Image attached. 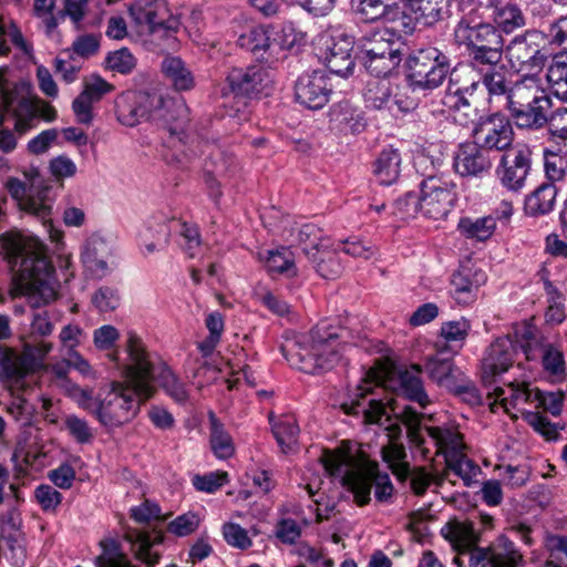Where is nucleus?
Returning a JSON list of instances; mask_svg holds the SVG:
<instances>
[{"label": "nucleus", "mask_w": 567, "mask_h": 567, "mask_svg": "<svg viewBox=\"0 0 567 567\" xmlns=\"http://www.w3.org/2000/svg\"><path fill=\"white\" fill-rule=\"evenodd\" d=\"M14 116V128L20 134H24L39 122V110L32 102L23 99L18 103Z\"/></svg>", "instance_id": "obj_58"}, {"label": "nucleus", "mask_w": 567, "mask_h": 567, "mask_svg": "<svg viewBox=\"0 0 567 567\" xmlns=\"http://www.w3.org/2000/svg\"><path fill=\"white\" fill-rule=\"evenodd\" d=\"M401 154L398 150L389 147L381 151L373 164V174L381 185L394 184L401 174Z\"/></svg>", "instance_id": "obj_38"}, {"label": "nucleus", "mask_w": 567, "mask_h": 567, "mask_svg": "<svg viewBox=\"0 0 567 567\" xmlns=\"http://www.w3.org/2000/svg\"><path fill=\"white\" fill-rule=\"evenodd\" d=\"M473 138L491 154L507 150L514 140L511 118L501 112L481 116L473 128Z\"/></svg>", "instance_id": "obj_16"}, {"label": "nucleus", "mask_w": 567, "mask_h": 567, "mask_svg": "<svg viewBox=\"0 0 567 567\" xmlns=\"http://www.w3.org/2000/svg\"><path fill=\"white\" fill-rule=\"evenodd\" d=\"M162 71L177 91H187L194 86V76L181 58H165Z\"/></svg>", "instance_id": "obj_43"}, {"label": "nucleus", "mask_w": 567, "mask_h": 567, "mask_svg": "<svg viewBox=\"0 0 567 567\" xmlns=\"http://www.w3.org/2000/svg\"><path fill=\"white\" fill-rule=\"evenodd\" d=\"M353 45V38L344 33L331 39L323 55V62L331 73L342 78L352 74L354 68V59L351 54Z\"/></svg>", "instance_id": "obj_27"}, {"label": "nucleus", "mask_w": 567, "mask_h": 567, "mask_svg": "<svg viewBox=\"0 0 567 567\" xmlns=\"http://www.w3.org/2000/svg\"><path fill=\"white\" fill-rule=\"evenodd\" d=\"M403 53L359 58L365 70L375 79H386L400 65Z\"/></svg>", "instance_id": "obj_51"}, {"label": "nucleus", "mask_w": 567, "mask_h": 567, "mask_svg": "<svg viewBox=\"0 0 567 567\" xmlns=\"http://www.w3.org/2000/svg\"><path fill=\"white\" fill-rule=\"evenodd\" d=\"M545 183H550L563 189L567 185V155L544 150Z\"/></svg>", "instance_id": "obj_46"}, {"label": "nucleus", "mask_w": 567, "mask_h": 567, "mask_svg": "<svg viewBox=\"0 0 567 567\" xmlns=\"http://www.w3.org/2000/svg\"><path fill=\"white\" fill-rule=\"evenodd\" d=\"M542 39L540 31L525 30L513 37L507 43L504 41L503 56L515 71L535 74L534 72L540 71L547 61V55L539 44Z\"/></svg>", "instance_id": "obj_11"}, {"label": "nucleus", "mask_w": 567, "mask_h": 567, "mask_svg": "<svg viewBox=\"0 0 567 567\" xmlns=\"http://www.w3.org/2000/svg\"><path fill=\"white\" fill-rule=\"evenodd\" d=\"M329 122L334 130L344 134H359L367 126L363 111L349 101H341L331 106Z\"/></svg>", "instance_id": "obj_31"}, {"label": "nucleus", "mask_w": 567, "mask_h": 567, "mask_svg": "<svg viewBox=\"0 0 567 567\" xmlns=\"http://www.w3.org/2000/svg\"><path fill=\"white\" fill-rule=\"evenodd\" d=\"M324 468L336 477L354 497L359 506L371 501V489L378 503H390L394 486L388 473L379 470V464L363 454L353 455L349 452H329L323 458Z\"/></svg>", "instance_id": "obj_2"}, {"label": "nucleus", "mask_w": 567, "mask_h": 567, "mask_svg": "<svg viewBox=\"0 0 567 567\" xmlns=\"http://www.w3.org/2000/svg\"><path fill=\"white\" fill-rule=\"evenodd\" d=\"M487 63L488 62L481 63L471 68L480 75V80L477 82L485 87L489 100L493 97L505 96V106L507 107L511 101L512 91L515 89V82L512 85L508 84L505 75V65L502 64V61H496L491 64Z\"/></svg>", "instance_id": "obj_28"}, {"label": "nucleus", "mask_w": 567, "mask_h": 567, "mask_svg": "<svg viewBox=\"0 0 567 567\" xmlns=\"http://www.w3.org/2000/svg\"><path fill=\"white\" fill-rule=\"evenodd\" d=\"M27 182L10 177L6 187L11 197L18 202L21 210L34 216L48 227L53 241L61 239V233L53 228L51 215L53 200L50 197L51 187L44 185V179L37 168L24 172Z\"/></svg>", "instance_id": "obj_8"}, {"label": "nucleus", "mask_w": 567, "mask_h": 567, "mask_svg": "<svg viewBox=\"0 0 567 567\" xmlns=\"http://www.w3.org/2000/svg\"><path fill=\"white\" fill-rule=\"evenodd\" d=\"M487 280L486 274L472 262L461 264L451 276V296L458 305L476 300L477 291Z\"/></svg>", "instance_id": "obj_25"}, {"label": "nucleus", "mask_w": 567, "mask_h": 567, "mask_svg": "<svg viewBox=\"0 0 567 567\" xmlns=\"http://www.w3.org/2000/svg\"><path fill=\"white\" fill-rule=\"evenodd\" d=\"M161 95L142 91H125L114 101V112L120 124L134 127L143 121L152 120L154 105Z\"/></svg>", "instance_id": "obj_18"}, {"label": "nucleus", "mask_w": 567, "mask_h": 567, "mask_svg": "<svg viewBox=\"0 0 567 567\" xmlns=\"http://www.w3.org/2000/svg\"><path fill=\"white\" fill-rule=\"evenodd\" d=\"M130 16L140 27H146L151 33L164 30L176 32L181 21L172 13L166 0H136L130 7Z\"/></svg>", "instance_id": "obj_17"}, {"label": "nucleus", "mask_w": 567, "mask_h": 567, "mask_svg": "<svg viewBox=\"0 0 567 567\" xmlns=\"http://www.w3.org/2000/svg\"><path fill=\"white\" fill-rule=\"evenodd\" d=\"M454 39L464 47L468 56V65L491 64L502 61L504 37L491 21L478 20L477 10L463 14L454 27Z\"/></svg>", "instance_id": "obj_5"}, {"label": "nucleus", "mask_w": 567, "mask_h": 567, "mask_svg": "<svg viewBox=\"0 0 567 567\" xmlns=\"http://www.w3.org/2000/svg\"><path fill=\"white\" fill-rule=\"evenodd\" d=\"M297 239L303 244V252L315 258L321 248L328 247V240L322 238V231L315 224H303L297 233Z\"/></svg>", "instance_id": "obj_52"}, {"label": "nucleus", "mask_w": 567, "mask_h": 567, "mask_svg": "<svg viewBox=\"0 0 567 567\" xmlns=\"http://www.w3.org/2000/svg\"><path fill=\"white\" fill-rule=\"evenodd\" d=\"M2 245L11 262L19 266L18 271L25 281L30 306L38 309L32 316V332L41 337L51 334L56 313L40 307L55 299L56 281L54 268L43 252L42 245L35 243L33 247H27L21 238L9 236H2Z\"/></svg>", "instance_id": "obj_1"}, {"label": "nucleus", "mask_w": 567, "mask_h": 567, "mask_svg": "<svg viewBox=\"0 0 567 567\" xmlns=\"http://www.w3.org/2000/svg\"><path fill=\"white\" fill-rule=\"evenodd\" d=\"M282 32L285 37H292V39H286L285 43H280L271 37V32L267 28L252 27L239 35L237 44L271 66L279 60V54L284 52L285 48H292L306 38V33L297 32L292 23L284 25Z\"/></svg>", "instance_id": "obj_10"}, {"label": "nucleus", "mask_w": 567, "mask_h": 567, "mask_svg": "<svg viewBox=\"0 0 567 567\" xmlns=\"http://www.w3.org/2000/svg\"><path fill=\"white\" fill-rule=\"evenodd\" d=\"M105 63L112 71L121 74H127L135 68L136 60L128 49L122 48L114 52H110L105 59Z\"/></svg>", "instance_id": "obj_63"}, {"label": "nucleus", "mask_w": 567, "mask_h": 567, "mask_svg": "<svg viewBox=\"0 0 567 567\" xmlns=\"http://www.w3.org/2000/svg\"><path fill=\"white\" fill-rule=\"evenodd\" d=\"M126 352L133 357V364L137 369L131 382L142 399H151L158 385L176 403L185 404L188 401L185 383L156 353L148 352L142 339L132 331L127 333Z\"/></svg>", "instance_id": "obj_3"}, {"label": "nucleus", "mask_w": 567, "mask_h": 567, "mask_svg": "<svg viewBox=\"0 0 567 567\" xmlns=\"http://www.w3.org/2000/svg\"><path fill=\"white\" fill-rule=\"evenodd\" d=\"M383 461L389 464L393 471L406 472L409 464L405 461L406 452L405 447L401 443L390 441L381 450Z\"/></svg>", "instance_id": "obj_62"}, {"label": "nucleus", "mask_w": 567, "mask_h": 567, "mask_svg": "<svg viewBox=\"0 0 567 567\" xmlns=\"http://www.w3.org/2000/svg\"><path fill=\"white\" fill-rule=\"evenodd\" d=\"M421 213L431 219L447 216L457 200L456 184L443 175H431L420 183Z\"/></svg>", "instance_id": "obj_12"}, {"label": "nucleus", "mask_w": 567, "mask_h": 567, "mask_svg": "<svg viewBox=\"0 0 567 567\" xmlns=\"http://www.w3.org/2000/svg\"><path fill=\"white\" fill-rule=\"evenodd\" d=\"M457 229L467 239L485 241L496 229V220L493 216L480 218L462 217L457 224Z\"/></svg>", "instance_id": "obj_45"}, {"label": "nucleus", "mask_w": 567, "mask_h": 567, "mask_svg": "<svg viewBox=\"0 0 567 567\" xmlns=\"http://www.w3.org/2000/svg\"><path fill=\"white\" fill-rule=\"evenodd\" d=\"M538 276L544 285V290L547 296V310L545 312L546 322L551 324L561 323L565 318V297L561 291L549 280L547 269L543 268Z\"/></svg>", "instance_id": "obj_39"}, {"label": "nucleus", "mask_w": 567, "mask_h": 567, "mask_svg": "<svg viewBox=\"0 0 567 567\" xmlns=\"http://www.w3.org/2000/svg\"><path fill=\"white\" fill-rule=\"evenodd\" d=\"M547 130L549 140L559 144L567 141V107L559 106L547 114Z\"/></svg>", "instance_id": "obj_57"}, {"label": "nucleus", "mask_w": 567, "mask_h": 567, "mask_svg": "<svg viewBox=\"0 0 567 567\" xmlns=\"http://www.w3.org/2000/svg\"><path fill=\"white\" fill-rule=\"evenodd\" d=\"M152 120L162 122L172 134H177L189 121L188 107L183 99H165L161 95V102L154 105Z\"/></svg>", "instance_id": "obj_29"}, {"label": "nucleus", "mask_w": 567, "mask_h": 567, "mask_svg": "<svg viewBox=\"0 0 567 567\" xmlns=\"http://www.w3.org/2000/svg\"><path fill=\"white\" fill-rule=\"evenodd\" d=\"M391 37L392 34L388 31H371L363 34L357 41V58L403 53L401 50L402 43Z\"/></svg>", "instance_id": "obj_33"}, {"label": "nucleus", "mask_w": 567, "mask_h": 567, "mask_svg": "<svg viewBox=\"0 0 567 567\" xmlns=\"http://www.w3.org/2000/svg\"><path fill=\"white\" fill-rule=\"evenodd\" d=\"M272 83L271 72L262 65L233 68L226 76L227 89L235 96L268 95V90L272 86Z\"/></svg>", "instance_id": "obj_20"}, {"label": "nucleus", "mask_w": 567, "mask_h": 567, "mask_svg": "<svg viewBox=\"0 0 567 567\" xmlns=\"http://www.w3.org/2000/svg\"><path fill=\"white\" fill-rule=\"evenodd\" d=\"M429 378L439 385L447 386L453 372V362L451 359H440L431 357L424 364Z\"/></svg>", "instance_id": "obj_59"}, {"label": "nucleus", "mask_w": 567, "mask_h": 567, "mask_svg": "<svg viewBox=\"0 0 567 567\" xmlns=\"http://www.w3.org/2000/svg\"><path fill=\"white\" fill-rule=\"evenodd\" d=\"M210 421V446L214 454L221 460L229 458L235 453V446L229 433L217 420L214 413L209 415Z\"/></svg>", "instance_id": "obj_49"}, {"label": "nucleus", "mask_w": 567, "mask_h": 567, "mask_svg": "<svg viewBox=\"0 0 567 567\" xmlns=\"http://www.w3.org/2000/svg\"><path fill=\"white\" fill-rule=\"evenodd\" d=\"M423 368L420 364H411L396 373L398 391L406 400L425 409L431 400L425 391L421 374Z\"/></svg>", "instance_id": "obj_30"}, {"label": "nucleus", "mask_w": 567, "mask_h": 567, "mask_svg": "<svg viewBox=\"0 0 567 567\" xmlns=\"http://www.w3.org/2000/svg\"><path fill=\"white\" fill-rule=\"evenodd\" d=\"M408 80L414 90H434L451 73L450 56L433 45L415 49L406 60Z\"/></svg>", "instance_id": "obj_9"}, {"label": "nucleus", "mask_w": 567, "mask_h": 567, "mask_svg": "<svg viewBox=\"0 0 567 567\" xmlns=\"http://www.w3.org/2000/svg\"><path fill=\"white\" fill-rule=\"evenodd\" d=\"M389 0H352L355 12L367 22L378 20L393 21L400 13L399 7L388 3Z\"/></svg>", "instance_id": "obj_40"}, {"label": "nucleus", "mask_w": 567, "mask_h": 567, "mask_svg": "<svg viewBox=\"0 0 567 567\" xmlns=\"http://www.w3.org/2000/svg\"><path fill=\"white\" fill-rule=\"evenodd\" d=\"M478 87V82H472L468 85L460 86L453 83L451 78L445 95L442 100L443 104L451 110L456 111L465 117L475 114L476 107L473 106L472 97L474 91Z\"/></svg>", "instance_id": "obj_36"}, {"label": "nucleus", "mask_w": 567, "mask_h": 567, "mask_svg": "<svg viewBox=\"0 0 567 567\" xmlns=\"http://www.w3.org/2000/svg\"><path fill=\"white\" fill-rule=\"evenodd\" d=\"M328 247L321 248L315 258H310L316 264L317 272L326 279H334L342 272V265L338 256L328 250Z\"/></svg>", "instance_id": "obj_56"}, {"label": "nucleus", "mask_w": 567, "mask_h": 567, "mask_svg": "<svg viewBox=\"0 0 567 567\" xmlns=\"http://www.w3.org/2000/svg\"><path fill=\"white\" fill-rule=\"evenodd\" d=\"M514 349L509 340L497 339L486 350L483 359V378H494L513 364Z\"/></svg>", "instance_id": "obj_32"}, {"label": "nucleus", "mask_w": 567, "mask_h": 567, "mask_svg": "<svg viewBox=\"0 0 567 567\" xmlns=\"http://www.w3.org/2000/svg\"><path fill=\"white\" fill-rule=\"evenodd\" d=\"M466 551L470 556V567H517L523 561V555L505 536H499L488 547L474 545Z\"/></svg>", "instance_id": "obj_21"}, {"label": "nucleus", "mask_w": 567, "mask_h": 567, "mask_svg": "<svg viewBox=\"0 0 567 567\" xmlns=\"http://www.w3.org/2000/svg\"><path fill=\"white\" fill-rule=\"evenodd\" d=\"M38 365L34 354L25 350L18 352L9 347H0V382L10 388L24 389L25 378Z\"/></svg>", "instance_id": "obj_22"}, {"label": "nucleus", "mask_w": 567, "mask_h": 567, "mask_svg": "<svg viewBox=\"0 0 567 567\" xmlns=\"http://www.w3.org/2000/svg\"><path fill=\"white\" fill-rule=\"evenodd\" d=\"M532 172V151L525 145L508 148L496 167V177L507 192L520 194Z\"/></svg>", "instance_id": "obj_14"}, {"label": "nucleus", "mask_w": 567, "mask_h": 567, "mask_svg": "<svg viewBox=\"0 0 567 567\" xmlns=\"http://www.w3.org/2000/svg\"><path fill=\"white\" fill-rule=\"evenodd\" d=\"M332 84L323 71L301 74L295 84L297 102L311 110L322 109L330 99Z\"/></svg>", "instance_id": "obj_24"}, {"label": "nucleus", "mask_w": 567, "mask_h": 567, "mask_svg": "<svg viewBox=\"0 0 567 567\" xmlns=\"http://www.w3.org/2000/svg\"><path fill=\"white\" fill-rule=\"evenodd\" d=\"M265 265L271 274L287 275L288 277L297 275L292 251L286 247L268 250Z\"/></svg>", "instance_id": "obj_50"}, {"label": "nucleus", "mask_w": 567, "mask_h": 567, "mask_svg": "<svg viewBox=\"0 0 567 567\" xmlns=\"http://www.w3.org/2000/svg\"><path fill=\"white\" fill-rule=\"evenodd\" d=\"M402 27L405 33H412L417 25L433 28L447 20L451 14V0H402Z\"/></svg>", "instance_id": "obj_15"}, {"label": "nucleus", "mask_w": 567, "mask_h": 567, "mask_svg": "<svg viewBox=\"0 0 567 567\" xmlns=\"http://www.w3.org/2000/svg\"><path fill=\"white\" fill-rule=\"evenodd\" d=\"M133 357L127 354L123 365V382H112L110 389L102 394L96 420L107 429L120 427L130 423L140 413L141 405L146 402L137 392L132 378L135 374Z\"/></svg>", "instance_id": "obj_7"}, {"label": "nucleus", "mask_w": 567, "mask_h": 567, "mask_svg": "<svg viewBox=\"0 0 567 567\" xmlns=\"http://www.w3.org/2000/svg\"><path fill=\"white\" fill-rule=\"evenodd\" d=\"M551 106V97L542 87L537 74H525L515 81L507 110L518 128L533 132L545 128Z\"/></svg>", "instance_id": "obj_6"}, {"label": "nucleus", "mask_w": 567, "mask_h": 567, "mask_svg": "<svg viewBox=\"0 0 567 567\" xmlns=\"http://www.w3.org/2000/svg\"><path fill=\"white\" fill-rule=\"evenodd\" d=\"M446 470L453 472L456 476L463 480L466 486H471L474 477L480 473V467L466 455H456L453 453L445 460Z\"/></svg>", "instance_id": "obj_55"}, {"label": "nucleus", "mask_w": 567, "mask_h": 567, "mask_svg": "<svg viewBox=\"0 0 567 567\" xmlns=\"http://www.w3.org/2000/svg\"><path fill=\"white\" fill-rule=\"evenodd\" d=\"M355 336L349 328L332 326L328 321L317 324L290 352L289 361L300 371L316 374L332 369L341 359L337 341L347 344Z\"/></svg>", "instance_id": "obj_4"}, {"label": "nucleus", "mask_w": 567, "mask_h": 567, "mask_svg": "<svg viewBox=\"0 0 567 567\" xmlns=\"http://www.w3.org/2000/svg\"><path fill=\"white\" fill-rule=\"evenodd\" d=\"M471 324L464 318L442 323L441 336L446 342H460L462 347L468 336Z\"/></svg>", "instance_id": "obj_64"}, {"label": "nucleus", "mask_w": 567, "mask_h": 567, "mask_svg": "<svg viewBox=\"0 0 567 567\" xmlns=\"http://www.w3.org/2000/svg\"><path fill=\"white\" fill-rule=\"evenodd\" d=\"M430 436L435 441L436 445L443 451L445 460L453 453L461 455L462 437L457 432L450 429L430 427Z\"/></svg>", "instance_id": "obj_54"}, {"label": "nucleus", "mask_w": 567, "mask_h": 567, "mask_svg": "<svg viewBox=\"0 0 567 567\" xmlns=\"http://www.w3.org/2000/svg\"><path fill=\"white\" fill-rule=\"evenodd\" d=\"M560 189L550 183L543 182L530 192L524 202V210L530 217L545 216L551 213L556 205V197Z\"/></svg>", "instance_id": "obj_35"}, {"label": "nucleus", "mask_w": 567, "mask_h": 567, "mask_svg": "<svg viewBox=\"0 0 567 567\" xmlns=\"http://www.w3.org/2000/svg\"><path fill=\"white\" fill-rule=\"evenodd\" d=\"M494 395L506 411H508L509 408H516L519 403H529L535 401V392L528 388L527 383L511 382L507 390L497 386L494 389Z\"/></svg>", "instance_id": "obj_47"}, {"label": "nucleus", "mask_w": 567, "mask_h": 567, "mask_svg": "<svg viewBox=\"0 0 567 567\" xmlns=\"http://www.w3.org/2000/svg\"><path fill=\"white\" fill-rule=\"evenodd\" d=\"M494 157L475 142L458 145L453 156L454 172L466 178H483L493 167Z\"/></svg>", "instance_id": "obj_23"}, {"label": "nucleus", "mask_w": 567, "mask_h": 567, "mask_svg": "<svg viewBox=\"0 0 567 567\" xmlns=\"http://www.w3.org/2000/svg\"><path fill=\"white\" fill-rule=\"evenodd\" d=\"M394 89H396V86L392 85L388 79H374L369 81L363 95L367 107L389 110Z\"/></svg>", "instance_id": "obj_44"}, {"label": "nucleus", "mask_w": 567, "mask_h": 567, "mask_svg": "<svg viewBox=\"0 0 567 567\" xmlns=\"http://www.w3.org/2000/svg\"><path fill=\"white\" fill-rule=\"evenodd\" d=\"M9 488L12 492L14 502L10 504L6 511L0 513V530L2 532L20 530L21 526V517L18 509V503L21 501V497L18 492V486L10 484Z\"/></svg>", "instance_id": "obj_60"}, {"label": "nucleus", "mask_w": 567, "mask_h": 567, "mask_svg": "<svg viewBox=\"0 0 567 567\" xmlns=\"http://www.w3.org/2000/svg\"><path fill=\"white\" fill-rule=\"evenodd\" d=\"M441 534L460 553H465L480 539L470 520H451L441 529Z\"/></svg>", "instance_id": "obj_37"}, {"label": "nucleus", "mask_w": 567, "mask_h": 567, "mask_svg": "<svg viewBox=\"0 0 567 567\" xmlns=\"http://www.w3.org/2000/svg\"><path fill=\"white\" fill-rule=\"evenodd\" d=\"M91 303L99 313H109L121 305L120 290L114 286L102 285L91 296Z\"/></svg>", "instance_id": "obj_53"}, {"label": "nucleus", "mask_w": 567, "mask_h": 567, "mask_svg": "<svg viewBox=\"0 0 567 567\" xmlns=\"http://www.w3.org/2000/svg\"><path fill=\"white\" fill-rule=\"evenodd\" d=\"M64 429L80 444L90 443L94 433L87 421L76 416L75 414L66 415L64 419Z\"/></svg>", "instance_id": "obj_61"}, {"label": "nucleus", "mask_w": 567, "mask_h": 567, "mask_svg": "<svg viewBox=\"0 0 567 567\" xmlns=\"http://www.w3.org/2000/svg\"><path fill=\"white\" fill-rule=\"evenodd\" d=\"M271 430L284 452L290 451L297 443L299 426L293 415L269 416Z\"/></svg>", "instance_id": "obj_41"}, {"label": "nucleus", "mask_w": 567, "mask_h": 567, "mask_svg": "<svg viewBox=\"0 0 567 567\" xmlns=\"http://www.w3.org/2000/svg\"><path fill=\"white\" fill-rule=\"evenodd\" d=\"M546 80L551 93L567 103V56L557 54L547 68Z\"/></svg>", "instance_id": "obj_42"}, {"label": "nucleus", "mask_w": 567, "mask_h": 567, "mask_svg": "<svg viewBox=\"0 0 567 567\" xmlns=\"http://www.w3.org/2000/svg\"><path fill=\"white\" fill-rule=\"evenodd\" d=\"M80 259L84 272L92 279L102 280L117 267L114 243L102 235L93 233L81 245Z\"/></svg>", "instance_id": "obj_13"}, {"label": "nucleus", "mask_w": 567, "mask_h": 567, "mask_svg": "<svg viewBox=\"0 0 567 567\" xmlns=\"http://www.w3.org/2000/svg\"><path fill=\"white\" fill-rule=\"evenodd\" d=\"M203 178L209 197L218 204L223 192L219 178L230 177L237 171V161L233 153L219 145H206Z\"/></svg>", "instance_id": "obj_19"}, {"label": "nucleus", "mask_w": 567, "mask_h": 567, "mask_svg": "<svg viewBox=\"0 0 567 567\" xmlns=\"http://www.w3.org/2000/svg\"><path fill=\"white\" fill-rule=\"evenodd\" d=\"M100 546L102 553L94 559L96 567H134L116 539L101 540Z\"/></svg>", "instance_id": "obj_48"}, {"label": "nucleus", "mask_w": 567, "mask_h": 567, "mask_svg": "<svg viewBox=\"0 0 567 567\" xmlns=\"http://www.w3.org/2000/svg\"><path fill=\"white\" fill-rule=\"evenodd\" d=\"M489 21L497 27L502 37L509 35L527 24V16L514 0H486Z\"/></svg>", "instance_id": "obj_26"}, {"label": "nucleus", "mask_w": 567, "mask_h": 567, "mask_svg": "<svg viewBox=\"0 0 567 567\" xmlns=\"http://www.w3.org/2000/svg\"><path fill=\"white\" fill-rule=\"evenodd\" d=\"M359 393L350 402L342 403L341 408L344 413L350 415H363L367 423H381L385 415L386 408L382 400L374 398L367 399L368 389L359 388Z\"/></svg>", "instance_id": "obj_34"}]
</instances>
